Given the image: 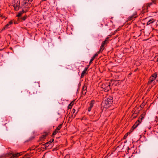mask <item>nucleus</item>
I'll use <instances>...</instances> for the list:
<instances>
[{
	"label": "nucleus",
	"mask_w": 158,
	"mask_h": 158,
	"mask_svg": "<svg viewBox=\"0 0 158 158\" xmlns=\"http://www.w3.org/2000/svg\"><path fill=\"white\" fill-rule=\"evenodd\" d=\"M113 101V97L109 96L106 98L102 102L101 105L105 108H108L110 106Z\"/></svg>",
	"instance_id": "obj_1"
},
{
	"label": "nucleus",
	"mask_w": 158,
	"mask_h": 158,
	"mask_svg": "<svg viewBox=\"0 0 158 158\" xmlns=\"http://www.w3.org/2000/svg\"><path fill=\"white\" fill-rule=\"evenodd\" d=\"M102 88L104 89L105 92L109 91L111 89L110 83V82L103 83L102 85Z\"/></svg>",
	"instance_id": "obj_2"
},
{
	"label": "nucleus",
	"mask_w": 158,
	"mask_h": 158,
	"mask_svg": "<svg viewBox=\"0 0 158 158\" xmlns=\"http://www.w3.org/2000/svg\"><path fill=\"white\" fill-rule=\"evenodd\" d=\"M108 39L109 38L107 37L105 40L102 43L100 47V50L98 51V52H100L101 51H102L104 49V46L107 43L106 42L108 41Z\"/></svg>",
	"instance_id": "obj_3"
},
{
	"label": "nucleus",
	"mask_w": 158,
	"mask_h": 158,
	"mask_svg": "<svg viewBox=\"0 0 158 158\" xmlns=\"http://www.w3.org/2000/svg\"><path fill=\"white\" fill-rule=\"evenodd\" d=\"M14 3H15L13 5V6L14 7L15 10L17 11L19 8L20 1L16 0L14 2Z\"/></svg>",
	"instance_id": "obj_4"
},
{
	"label": "nucleus",
	"mask_w": 158,
	"mask_h": 158,
	"mask_svg": "<svg viewBox=\"0 0 158 158\" xmlns=\"http://www.w3.org/2000/svg\"><path fill=\"white\" fill-rule=\"evenodd\" d=\"M54 140V139H51L49 141L46 142L45 144H43V145H44L45 147V149L46 148H48L49 146V145L51 144Z\"/></svg>",
	"instance_id": "obj_5"
},
{
	"label": "nucleus",
	"mask_w": 158,
	"mask_h": 158,
	"mask_svg": "<svg viewBox=\"0 0 158 158\" xmlns=\"http://www.w3.org/2000/svg\"><path fill=\"white\" fill-rule=\"evenodd\" d=\"M48 133L46 132H44V134L40 136V139L38 142L44 140L45 139L46 137L48 135Z\"/></svg>",
	"instance_id": "obj_6"
},
{
	"label": "nucleus",
	"mask_w": 158,
	"mask_h": 158,
	"mask_svg": "<svg viewBox=\"0 0 158 158\" xmlns=\"http://www.w3.org/2000/svg\"><path fill=\"white\" fill-rule=\"evenodd\" d=\"M157 73H155L154 74H153L149 78L150 80H151L153 81L156 79V78L157 77Z\"/></svg>",
	"instance_id": "obj_7"
},
{
	"label": "nucleus",
	"mask_w": 158,
	"mask_h": 158,
	"mask_svg": "<svg viewBox=\"0 0 158 158\" xmlns=\"http://www.w3.org/2000/svg\"><path fill=\"white\" fill-rule=\"evenodd\" d=\"M137 17V13L135 12L132 15L130 16L128 18V20H131Z\"/></svg>",
	"instance_id": "obj_8"
},
{
	"label": "nucleus",
	"mask_w": 158,
	"mask_h": 158,
	"mask_svg": "<svg viewBox=\"0 0 158 158\" xmlns=\"http://www.w3.org/2000/svg\"><path fill=\"white\" fill-rule=\"evenodd\" d=\"M140 124L139 123L137 122L136 121L134 125L132 126L131 129V132L133 131L134 129L135 128Z\"/></svg>",
	"instance_id": "obj_9"
},
{
	"label": "nucleus",
	"mask_w": 158,
	"mask_h": 158,
	"mask_svg": "<svg viewBox=\"0 0 158 158\" xmlns=\"http://www.w3.org/2000/svg\"><path fill=\"white\" fill-rule=\"evenodd\" d=\"M100 52H98V51L96 54H95L91 58V59H90L89 62V65H90L92 63L93 61L94 60L95 58V57L98 56V54Z\"/></svg>",
	"instance_id": "obj_10"
},
{
	"label": "nucleus",
	"mask_w": 158,
	"mask_h": 158,
	"mask_svg": "<svg viewBox=\"0 0 158 158\" xmlns=\"http://www.w3.org/2000/svg\"><path fill=\"white\" fill-rule=\"evenodd\" d=\"M25 12H25L23 10L21 11L18 14L16 15V16L18 17H20Z\"/></svg>",
	"instance_id": "obj_11"
},
{
	"label": "nucleus",
	"mask_w": 158,
	"mask_h": 158,
	"mask_svg": "<svg viewBox=\"0 0 158 158\" xmlns=\"http://www.w3.org/2000/svg\"><path fill=\"white\" fill-rule=\"evenodd\" d=\"M155 21L153 19H152L149 20L147 23V25H148L151 24L153 23Z\"/></svg>",
	"instance_id": "obj_12"
},
{
	"label": "nucleus",
	"mask_w": 158,
	"mask_h": 158,
	"mask_svg": "<svg viewBox=\"0 0 158 158\" xmlns=\"http://www.w3.org/2000/svg\"><path fill=\"white\" fill-rule=\"evenodd\" d=\"M87 85L86 84H85L84 85L83 88H82V94H83L84 91L85 90H87Z\"/></svg>",
	"instance_id": "obj_13"
},
{
	"label": "nucleus",
	"mask_w": 158,
	"mask_h": 158,
	"mask_svg": "<svg viewBox=\"0 0 158 158\" xmlns=\"http://www.w3.org/2000/svg\"><path fill=\"white\" fill-rule=\"evenodd\" d=\"M31 155L30 153L26 154L25 156L22 157V158H29L31 156Z\"/></svg>",
	"instance_id": "obj_14"
},
{
	"label": "nucleus",
	"mask_w": 158,
	"mask_h": 158,
	"mask_svg": "<svg viewBox=\"0 0 158 158\" xmlns=\"http://www.w3.org/2000/svg\"><path fill=\"white\" fill-rule=\"evenodd\" d=\"M74 102V100L72 101L69 105L68 108V109H70L72 108V106L73 104V103Z\"/></svg>",
	"instance_id": "obj_15"
},
{
	"label": "nucleus",
	"mask_w": 158,
	"mask_h": 158,
	"mask_svg": "<svg viewBox=\"0 0 158 158\" xmlns=\"http://www.w3.org/2000/svg\"><path fill=\"white\" fill-rule=\"evenodd\" d=\"M10 27V25L9 24V23H7L6 25L5 26V27L2 28V31H3L5 30L6 28H9Z\"/></svg>",
	"instance_id": "obj_16"
},
{
	"label": "nucleus",
	"mask_w": 158,
	"mask_h": 158,
	"mask_svg": "<svg viewBox=\"0 0 158 158\" xmlns=\"http://www.w3.org/2000/svg\"><path fill=\"white\" fill-rule=\"evenodd\" d=\"M8 155L10 157V158H15V156H14V153H8Z\"/></svg>",
	"instance_id": "obj_17"
},
{
	"label": "nucleus",
	"mask_w": 158,
	"mask_h": 158,
	"mask_svg": "<svg viewBox=\"0 0 158 158\" xmlns=\"http://www.w3.org/2000/svg\"><path fill=\"white\" fill-rule=\"evenodd\" d=\"M95 103V101L94 100H92L89 103V106L92 107L94 106V104Z\"/></svg>",
	"instance_id": "obj_18"
},
{
	"label": "nucleus",
	"mask_w": 158,
	"mask_h": 158,
	"mask_svg": "<svg viewBox=\"0 0 158 158\" xmlns=\"http://www.w3.org/2000/svg\"><path fill=\"white\" fill-rule=\"evenodd\" d=\"M22 154V152H19V153H17L15 154H14V156H15V157H17L18 156H19L21 155Z\"/></svg>",
	"instance_id": "obj_19"
},
{
	"label": "nucleus",
	"mask_w": 158,
	"mask_h": 158,
	"mask_svg": "<svg viewBox=\"0 0 158 158\" xmlns=\"http://www.w3.org/2000/svg\"><path fill=\"white\" fill-rule=\"evenodd\" d=\"M146 113L145 112H143L140 116L141 117L140 120H142L144 118V117Z\"/></svg>",
	"instance_id": "obj_20"
},
{
	"label": "nucleus",
	"mask_w": 158,
	"mask_h": 158,
	"mask_svg": "<svg viewBox=\"0 0 158 158\" xmlns=\"http://www.w3.org/2000/svg\"><path fill=\"white\" fill-rule=\"evenodd\" d=\"M58 132V131H56V130H55V131L53 132V133L52 134V137H54V135H56Z\"/></svg>",
	"instance_id": "obj_21"
},
{
	"label": "nucleus",
	"mask_w": 158,
	"mask_h": 158,
	"mask_svg": "<svg viewBox=\"0 0 158 158\" xmlns=\"http://www.w3.org/2000/svg\"><path fill=\"white\" fill-rule=\"evenodd\" d=\"M60 148V146H57L55 148H53L52 150L53 151H54L56 150H58Z\"/></svg>",
	"instance_id": "obj_22"
},
{
	"label": "nucleus",
	"mask_w": 158,
	"mask_h": 158,
	"mask_svg": "<svg viewBox=\"0 0 158 158\" xmlns=\"http://www.w3.org/2000/svg\"><path fill=\"white\" fill-rule=\"evenodd\" d=\"M86 73L85 72V71H83L82 72V73H81V78H83V77L84 76L85 74Z\"/></svg>",
	"instance_id": "obj_23"
},
{
	"label": "nucleus",
	"mask_w": 158,
	"mask_h": 158,
	"mask_svg": "<svg viewBox=\"0 0 158 158\" xmlns=\"http://www.w3.org/2000/svg\"><path fill=\"white\" fill-rule=\"evenodd\" d=\"M27 18V15H25L23 17L21 18L22 21H25Z\"/></svg>",
	"instance_id": "obj_24"
},
{
	"label": "nucleus",
	"mask_w": 158,
	"mask_h": 158,
	"mask_svg": "<svg viewBox=\"0 0 158 158\" xmlns=\"http://www.w3.org/2000/svg\"><path fill=\"white\" fill-rule=\"evenodd\" d=\"M152 2H150V3H148L146 4L147 7V9L148 8V7H150V6L152 5Z\"/></svg>",
	"instance_id": "obj_25"
},
{
	"label": "nucleus",
	"mask_w": 158,
	"mask_h": 158,
	"mask_svg": "<svg viewBox=\"0 0 158 158\" xmlns=\"http://www.w3.org/2000/svg\"><path fill=\"white\" fill-rule=\"evenodd\" d=\"M130 132H128L127 133L125 134V135L124 136L123 139H126L128 135V134H130Z\"/></svg>",
	"instance_id": "obj_26"
},
{
	"label": "nucleus",
	"mask_w": 158,
	"mask_h": 158,
	"mask_svg": "<svg viewBox=\"0 0 158 158\" xmlns=\"http://www.w3.org/2000/svg\"><path fill=\"white\" fill-rule=\"evenodd\" d=\"M62 124H60L56 128L57 129H58L60 130L62 127Z\"/></svg>",
	"instance_id": "obj_27"
},
{
	"label": "nucleus",
	"mask_w": 158,
	"mask_h": 158,
	"mask_svg": "<svg viewBox=\"0 0 158 158\" xmlns=\"http://www.w3.org/2000/svg\"><path fill=\"white\" fill-rule=\"evenodd\" d=\"M140 118H141V117H139L138 118V119L136 121V122H138V123H139V124H140V123H141V122H142V120H140Z\"/></svg>",
	"instance_id": "obj_28"
},
{
	"label": "nucleus",
	"mask_w": 158,
	"mask_h": 158,
	"mask_svg": "<svg viewBox=\"0 0 158 158\" xmlns=\"http://www.w3.org/2000/svg\"><path fill=\"white\" fill-rule=\"evenodd\" d=\"M153 82V81H152V80H150L149 79V81L148 82V85H149L150 84H151L152 82Z\"/></svg>",
	"instance_id": "obj_29"
},
{
	"label": "nucleus",
	"mask_w": 158,
	"mask_h": 158,
	"mask_svg": "<svg viewBox=\"0 0 158 158\" xmlns=\"http://www.w3.org/2000/svg\"><path fill=\"white\" fill-rule=\"evenodd\" d=\"M89 68V66H88L87 67H86L84 69V70H83L84 71H85L86 73V71H87L88 69Z\"/></svg>",
	"instance_id": "obj_30"
},
{
	"label": "nucleus",
	"mask_w": 158,
	"mask_h": 158,
	"mask_svg": "<svg viewBox=\"0 0 158 158\" xmlns=\"http://www.w3.org/2000/svg\"><path fill=\"white\" fill-rule=\"evenodd\" d=\"M144 106V104L143 103H142L140 106V107L143 108Z\"/></svg>",
	"instance_id": "obj_31"
},
{
	"label": "nucleus",
	"mask_w": 158,
	"mask_h": 158,
	"mask_svg": "<svg viewBox=\"0 0 158 158\" xmlns=\"http://www.w3.org/2000/svg\"><path fill=\"white\" fill-rule=\"evenodd\" d=\"M75 109H73L72 110V112H71V113H72V114H74L75 113Z\"/></svg>",
	"instance_id": "obj_32"
},
{
	"label": "nucleus",
	"mask_w": 158,
	"mask_h": 158,
	"mask_svg": "<svg viewBox=\"0 0 158 158\" xmlns=\"http://www.w3.org/2000/svg\"><path fill=\"white\" fill-rule=\"evenodd\" d=\"M92 108V107H91L90 106H89V108L88 109V111H89V112L91 110Z\"/></svg>",
	"instance_id": "obj_33"
},
{
	"label": "nucleus",
	"mask_w": 158,
	"mask_h": 158,
	"mask_svg": "<svg viewBox=\"0 0 158 158\" xmlns=\"http://www.w3.org/2000/svg\"><path fill=\"white\" fill-rule=\"evenodd\" d=\"M13 23V22L12 21H10L9 23V24L10 25L11 24H12Z\"/></svg>",
	"instance_id": "obj_34"
},
{
	"label": "nucleus",
	"mask_w": 158,
	"mask_h": 158,
	"mask_svg": "<svg viewBox=\"0 0 158 158\" xmlns=\"http://www.w3.org/2000/svg\"><path fill=\"white\" fill-rule=\"evenodd\" d=\"M86 92H87V90H85L84 91L83 94H83L84 95H85L86 94Z\"/></svg>",
	"instance_id": "obj_35"
},
{
	"label": "nucleus",
	"mask_w": 158,
	"mask_h": 158,
	"mask_svg": "<svg viewBox=\"0 0 158 158\" xmlns=\"http://www.w3.org/2000/svg\"><path fill=\"white\" fill-rule=\"evenodd\" d=\"M152 2H153L154 4H156V0H153L152 1Z\"/></svg>",
	"instance_id": "obj_36"
},
{
	"label": "nucleus",
	"mask_w": 158,
	"mask_h": 158,
	"mask_svg": "<svg viewBox=\"0 0 158 158\" xmlns=\"http://www.w3.org/2000/svg\"><path fill=\"white\" fill-rule=\"evenodd\" d=\"M55 130H56V131H58L60 130H59L58 129H57V128H56V129Z\"/></svg>",
	"instance_id": "obj_37"
},
{
	"label": "nucleus",
	"mask_w": 158,
	"mask_h": 158,
	"mask_svg": "<svg viewBox=\"0 0 158 158\" xmlns=\"http://www.w3.org/2000/svg\"><path fill=\"white\" fill-rule=\"evenodd\" d=\"M68 156H65L64 157V158H68Z\"/></svg>",
	"instance_id": "obj_38"
},
{
	"label": "nucleus",
	"mask_w": 158,
	"mask_h": 158,
	"mask_svg": "<svg viewBox=\"0 0 158 158\" xmlns=\"http://www.w3.org/2000/svg\"><path fill=\"white\" fill-rule=\"evenodd\" d=\"M137 114V113H135V112L132 115L133 116L134 114Z\"/></svg>",
	"instance_id": "obj_39"
},
{
	"label": "nucleus",
	"mask_w": 158,
	"mask_h": 158,
	"mask_svg": "<svg viewBox=\"0 0 158 158\" xmlns=\"http://www.w3.org/2000/svg\"><path fill=\"white\" fill-rule=\"evenodd\" d=\"M38 147H39V145H37L36 146L35 148H38Z\"/></svg>",
	"instance_id": "obj_40"
},
{
	"label": "nucleus",
	"mask_w": 158,
	"mask_h": 158,
	"mask_svg": "<svg viewBox=\"0 0 158 158\" xmlns=\"http://www.w3.org/2000/svg\"><path fill=\"white\" fill-rule=\"evenodd\" d=\"M137 69H135L134 70V72H136V71H137Z\"/></svg>",
	"instance_id": "obj_41"
},
{
	"label": "nucleus",
	"mask_w": 158,
	"mask_h": 158,
	"mask_svg": "<svg viewBox=\"0 0 158 158\" xmlns=\"http://www.w3.org/2000/svg\"><path fill=\"white\" fill-rule=\"evenodd\" d=\"M77 113H76L75 114V115H74V117H73V118H74L75 117V115H76V114H77Z\"/></svg>",
	"instance_id": "obj_42"
},
{
	"label": "nucleus",
	"mask_w": 158,
	"mask_h": 158,
	"mask_svg": "<svg viewBox=\"0 0 158 158\" xmlns=\"http://www.w3.org/2000/svg\"><path fill=\"white\" fill-rule=\"evenodd\" d=\"M136 117H137V115H136V116H134V117H133V118H136Z\"/></svg>",
	"instance_id": "obj_43"
},
{
	"label": "nucleus",
	"mask_w": 158,
	"mask_h": 158,
	"mask_svg": "<svg viewBox=\"0 0 158 158\" xmlns=\"http://www.w3.org/2000/svg\"><path fill=\"white\" fill-rule=\"evenodd\" d=\"M28 150L31 151V149H30V148H29V149L27 150V151H28Z\"/></svg>",
	"instance_id": "obj_44"
},
{
	"label": "nucleus",
	"mask_w": 158,
	"mask_h": 158,
	"mask_svg": "<svg viewBox=\"0 0 158 158\" xmlns=\"http://www.w3.org/2000/svg\"><path fill=\"white\" fill-rule=\"evenodd\" d=\"M10 49H11V50L13 49L12 48H11V47H10Z\"/></svg>",
	"instance_id": "obj_45"
},
{
	"label": "nucleus",
	"mask_w": 158,
	"mask_h": 158,
	"mask_svg": "<svg viewBox=\"0 0 158 158\" xmlns=\"http://www.w3.org/2000/svg\"><path fill=\"white\" fill-rule=\"evenodd\" d=\"M59 39H60V36H59Z\"/></svg>",
	"instance_id": "obj_46"
},
{
	"label": "nucleus",
	"mask_w": 158,
	"mask_h": 158,
	"mask_svg": "<svg viewBox=\"0 0 158 158\" xmlns=\"http://www.w3.org/2000/svg\"><path fill=\"white\" fill-rule=\"evenodd\" d=\"M157 56H158V53H157Z\"/></svg>",
	"instance_id": "obj_47"
},
{
	"label": "nucleus",
	"mask_w": 158,
	"mask_h": 158,
	"mask_svg": "<svg viewBox=\"0 0 158 158\" xmlns=\"http://www.w3.org/2000/svg\"><path fill=\"white\" fill-rule=\"evenodd\" d=\"M140 35H141V34H140V35H139L138 36H140Z\"/></svg>",
	"instance_id": "obj_48"
},
{
	"label": "nucleus",
	"mask_w": 158,
	"mask_h": 158,
	"mask_svg": "<svg viewBox=\"0 0 158 158\" xmlns=\"http://www.w3.org/2000/svg\"><path fill=\"white\" fill-rule=\"evenodd\" d=\"M71 117H73V114L72 115V116H71Z\"/></svg>",
	"instance_id": "obj_49"
},
{
	"label": "nucleus",
	"mask_w": 158,
	"mask_h": 158,
	"mask_svg": "<svg viewBox=\"0 0 158 158\" xmlns=\"http://www.w3.org/2000/svg\"><path fill=\"white\" fill-rule=\"evenodd\" d=\"M41 144V143H39V144Z\"/></svg>",
	"instance_id": "obj_50"
},
{
	"label": "nucleus",
	"mask_w": 158,
	"mask_h": 158,
	"mask_svg": "<svg viewBox=\"0 0 158 158\" xmlns=\"http://www.w3.org/2000/svg\"><path fill=\"white\" fill-rule=\"evenodd\" d=\"M156 81H158V80H156Z\"/></svg>",
	"instance_id": "obj_51"
},
{
	"label": "nucleus",
	"mask_w": 158,
	"mask_h": 158,
	"mask_svg": "<svg viewBox=\"0 0 158 158\" xmlns=\"http://www.w3.org/2000/svg\"><path fill=\"white\" fill-rule=\"evenodd\" d=\"M157 76H158V74H157Z\"/></svg>",
	"instance_id": "obj_52"
}]
</instances>
